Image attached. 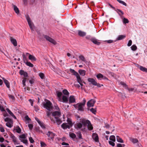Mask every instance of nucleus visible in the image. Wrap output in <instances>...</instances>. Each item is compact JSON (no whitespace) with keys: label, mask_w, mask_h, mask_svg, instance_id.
Listing matches in <instances>:
<instances>
[{"label":"nucleus","mask_w":147,"mask_h":147,"mask_svg":"<svg viewBox=\"0 0 147 147\" xmlns=\"http://www.w3.org/2000/svg\"><path fill=\"white\" fill-rule=\"evenodd\" d=\"M13 122H7L6 123V125L10 128H11L12 127V125L11 123H12Z\"/></svg>","instance_id":"8fccbe9b"},{"label":"nucleus","mask_w":147,"mask_h":147,"mask_svg":"<svg viewBox=\"0 0 147 147\" xmlns=\"http://www.w3.org/2000/svg\"><path fill=\"white\" fill-rule=\"evenodd\" d=\"M126 36L124 35H119L118 36L117 38H116V40H122Z\"/></svg>","instance_id":"5701e85b"},{"label":"nucleus","mask_w":147,"mask_h":147,"mask_svg":"<svg viewBox=\"0 0 147 147\" xmlns=\"http://www.w3.org/2000/svg\"><path fill=\"white\" fill-rule=\"evenodd\" d=\"M11 138L12 139L13 141L14 142L15 144H20V143H18L17 142V141L16 140V137L15 136L13 137V138Z\"/></svg>","instance_id":"72a5a7b5"},{"label":"nucleus","mask_w":147,"mask_h":147,"mask_svg":"<svg viewBox=\"0 0 147 147\" xmlns=\"http://www.w3.org/2000/svg\"><path fill=\"white\" fill-rule=\"evenodd\" d=\"M129 22L128 20L126 18H124L123 19V22L124 24L128 23Z\"/></svg>","instance_id":"864d4df0"},{"label":"nucleus","mask_w":147,"mask_h":147,"mask_svg":"<svg viewBox=\"0 0 147 147\" xmlns=\"http://www.w3.org/2000/svg\"><path fill=\"white\" fill-rule=\"evenodd\" d=\"M131 48L132 50L135 51L137 49V47L135 45H134L131 46Z\"/></svg>","instance_id":"79ce46f5"},{"label":"nucleus","mask_w":147,"mask_h":147,"mask_svg":"<svg viewBox=\"0 0 147 147\" xmlns=\"http://www.w3.org/2000/svg\"><path fill=\"white\" fill-rule=\"evenodd\" d=\"M45 102H43L42 103V105L43 107L47 109L48 111H51L53 109V105L50 101L45 99Z\"/></svg>","instance_id":"f03ea898"},{"label":"nucleus","mask_w":147,"mask_h":147,"mask_svg":"<svg viewBox=\"0 0 147 147\" xmlns=\"http://www.w3.org/2000/svg\"><path fill=\"white\" fill-rule=\"evenodd\" d=\"M39 76L42 79H44L45 78V75L43 73L40 72L39 74Z\"/></svg>","instance_id":"a18cd8bd"},{"label":"nucleus","mask_w":147,"mask_h":147,"mask_svg":"<svg viewBox=\"0 0 147 147\" xmlns=\"http://www.w3.org/2000/svg\"><path fill=\"white\" fill-rule=\"evenodd\" d=\"M76 76L77 79V82L78 83H80L82 82L83 80L81 79V78H80L79 74L77 75V76Z\"/></svg>","instance_id":"b1692460"},{"label":"nucleus","mask_w":147,"mask_h":147,"mask_svg":"<svg viewBox=\"0 0 147 147\" xmlns=\"http://www.w3.org/2000/svg\"><path fill=\"white\" fill-rule=\"evenodd\" d=\"M82 120H85L84 119H79L80 122H79L76 124L74 125V127L76 129L81 128L83 125V124L82 122Z\"/></svg>","instance_id":"6e6552de"},{"label":"nucleus","mask_w":147,"mask_h":147,"mask_svg":"<svg viewBox=\"0 0 147 147\" xmlns=\"http://www.w3.org/2000/svg\"><path fill=\"white\" fill-rule=\"evenodd\" d=\"M90 111L94 114H95L96 111L95 109L92 108L90 109Z\"/></svg>","instance_id":"49530a36"},{"label":"nucleus","mask_w":147,"mask_h":147,"mask_svg":"<svg viewBox=\"0 0 147 147\" xmlns=\"http://www.w3.org/2000/svg\"><path fill=\"white\" fill-rule=\"evenodd\" d=\"M34 107L35 111L36 112L38 111L39 110V108L38 106H34Z\"/></svg>","instance_id":"680f3d73"},{"label":"nucleus","mask_w":147,"mask_h":147,"mask_svg":"<svg viewBox=\"0 0 147 147\" xmlns=\"http://www.w3.org/2000/svg\"><path fill=\"white\" fill-rule=\"evenodd\" d=\"M109 139L113 142H115V136L114 135L111 136L110 137Z\"/></svg>","instance_id":"4c0bfd02"},{"label":"nucleus","mask_w":147,"mask_h":147,"mask_svg":"<svg viewBox=\"0 0 147 147\" xmlns=\"http://www.w3.org/2000/svg\"><path fill=\"white\" fill-rule=\"evenodd\" d=\"M56 93L58 97L60 98L61 96L62 93L61 92H59V91H56Z\"/></svg>","instance_id":"e433bc0d"},{"label":"nucleus","mask_w":147,"mask_h":147,"mask_svg":"<svg viewBox=\"0 0 147 147\" xmlns=\"http://www.w3.org/2000/svg\"><path fill=\"white\" fill-rule=\"evenodd\" d=\"M78 136L79 139H82V134L80 132L78 133Z\"/></svg>","instance_id":"052dcab7"},{"label":"nucleus","mask_w":147,"mask_h":147,"mask_svg":"<svg viewBox=\"0 0 147 147\" xmlns=\"http://www.w3.org/2000/svg\"><path fill=\"white\" fill-rule=\"evenodd\" d=\"M52 115L54 117V118L55 119V121L57 124L59 125L62 122V121L60 118L61 115L60 111H57L53 112Z\"/></svg>","instance_id":"f257e3e1"},{"label":"nucleus","mask_w":147,"mask_h":147,"mask_svg":"<svg viewBox=\"0 0 147 147\" xmlns=\"http://www.w3.org/2000/svg\"><path fill=\"white\" fill-rule=\"evenodd\" d=\"M63 101L64 102L67 103L68 101V98L67 96H63L62 97Z\"/></svg>","instance_id":"a878e982"},{"label":"nucleus","mask_w":147,"mask_h":147,"mask_svg":"<svg viewBox=\"0 0 147 147\" xmlns=\"http://www.w3.org/2000/svg\"><path fill=\"white\" fill-rule=\"evenodd\" d=\"M25 119L27 121L31 120V119L29 117L28 115H26L25 116Z\"/></svg>","instance_id":"69168bd1"},{"label":"nucleus","mask_w":147,"mask_h":147,"mask_svg":"<svg viewBox=\"0 0 147 147\" xmlns=\"http://www.w3.org/2000/svg\"><path fill=\"white\" fill-rule=\"evenodd\" d=\"M28 127H29L30 129L31 130L33 128V125L32 124H29L28 125Z\"/></svg>","instance_id":"e2e57ef3"},{"label":"nucleus","mask_w":147,"mask_h":147,"mask_svg":"<svg viewBox=\"0 0 147 147\" xmlns=\"http://www.w3.org/2000/svg\"><path fill=\"white\" fill-rule=\"evenodd\" d=\"M8 96L9 98L10 99H11L13 102H14L15 99V97L9 94H8Z\"/></svg>","instance_id":"c9c22d12"},{"label":"nucleus","mask_w":147,"mask_h":147,"mask_svg":"<svg viewBox=\"0 0 147 147\" xmlns=\"http://www.w3.org/2000/svg\"><path fill=\"white\" fill-rule=\"evenodd\" d=\"M44 38H45L47 40L49 41L53 44L55 45L57 44L56 41L54 39H52L49 36L45 35L44 36Z\"/></svg>","instance_id":"1a4fd4ad"},{"label":"nucleus","mask_w":147,"mask_h":147,"mask_svg":"<svg viewBox=\"0 0 147 147\" xmlns=\"http://www.w3.org/2000/svg\"><path fill=\"white\" fill-rule=\"evenodd\" d=\"M117 1L119 3L122 4L123 5H125V6H127V4L125 2H124L123 1L120 0H117Z\"/></svg>","instance_id":"58836bf2"},{"label":"nucleus","mask_w":147,"mask_h":147,"mask_svg":"<svg viewBox=\"0 0 147 147\" xmlns=\"http://www.w3.org/2000/svg\"><path fill=\"white\" fill-rule=\"evenodd\" d=\"M105 126H104L106 128L108 129L110 127V126L107 123L105 124Z\"/></svg>","instance_id":"0e129e2a"},{"label":"nucleus","mask_w":147,"mask_h":147,"mask_svg":"<svg viewBox=\"0 0 147 147\" xmlns=\"http://www.w3.org/2000/svg\"><path fill=\"white\" fill-rule=\"evenodd\" d=\"M132 41L131 40H129V41L127 43V45L128 47H130V46H131V45L132 44Z\"/></svg>","instance_id":"bf43d9fd"},{"label":"nucleus","mask_w":147,"mask_h":147,"mask_svg":"<svg viewBox=\"0 0 147 147\" xmlns=\"http://www.w3.org/2000/svg\"><path fill=\"white\" fill-rule=\"evenodd\" d=\"M91 41L94 44L99 45L101 43L100 42L98 41L95 38H93L91 39Z\"/></svg>","instance_id":"dca6fc26"},{"label":"nucleus","mask_w":147,"mask_h":147,"mask_svg":"<svg viewBox=\"0 0 147 147\" xmlns=\"http://www.w3.org/2000/svg\"><path fill=\"white\" fill-rule=\"evenodd\" d=\"M14 10L15 12L17 14H18L19 13V10L17 7L15 5H13Z\"/></svg>","instance_id":"cd10ccee"},{"label":"nucleus","mask_w":147,"mask_h":147,"mask_svg":"<svg viewBox=\"0 0 147 147\" xmlns=\"http://www.w3.org/2000/svg\"><path fill=\"white\" fill-rule=\"evenodd\" d=\"M88 81L90 83V85L92 84L93 85L97 86L98 88H100L101 86H103L102 84L101 85L100 84L97 83L94 79L92 78H88Z\"/></svg>","instance_id":"39448f33"},{"label":"nucleus","mask_w":147,"mask_h":147,"mask_svg":"<svg viewBox=\"0 0 147 147\" xmlns=\"http://www.w3.org/2000/svg\"><path fill=\"white\" fill-rule=\"evenodd\" d=\"M54 107L55 109L57 110V111H60V109L57 104L54 105Z\"/></svg>","instance_id":"3c124183"},{"label":"nucleus","mask_w":147,"mask_h":147,"mask_svg":"<svg viewBox=\"0 0 147 147\" xmlns=\"http://www.w3.org/2000/svg\"><path fill=\"white\" fill-rule=\"evenodd\" d=\"M46 135L52 140H53L55 136V134L50 131H49L46 134Z\"/></svg>","instance_id":"ddd939ff"},{"label":"nucleus","mask_w":147,"mask_h":147,"mask_svg":"<svg viewBox=\"0 0 147 147\" xmlns=\"http://www.w3.org/2000/svg\"><path fill=\"white\" fill-rule=\"evenodd\" d=\"M40 125V126L43 129H45V127L44 126L43 123L40 122V124H39Z\"/></svg>","instance_id":"6e6d98bb"},{"label":"nucleus","mask_w":147,"mask_h":147,"mask_svg":"<svg viewBox=\"0 0 147 147\" xmlns=\"http://www.w3.org/2000/svg\"><path fill=\"white\" fill-rule=\"evenodd\" d=\"M3 79V80L6 86L8 88H10V84L9 82L7 80L5 79L4 78H2Z\"/></svg>","instance_id":"aec40b11"},{"label":"nucleus","mask_w":147,"mask_h":147,"mask_svg":"<svg viewBox=\"0 0 147 147\" xmlns=\"http://www.w3.org/2000/svg\"><path fill=\"white\" fill-rule=\"evenodd\" d=\"M73 106L78 111L83 112L84 111V103H78L74 105Z\"/></svg>","instance_id":"423d86ee"},{"label":"nucleus","mask_w":147,"mask_h":147,"mask_svg":"<svg viewBox=\"0 0 147 147\" xmlns=\"http://www.w3.org/2000/svg\"><path fill=\"white\" fill-rule=\"evenodd\" d=\"M19 73L21 75H23L25 77L23 78L22 82L23 85L24 86H25L26 82L27 79L26 77L28 76V73L22 70H21L20 71Z\"/></svg>","instance_id":"20e7f679"},{"label":"nucleus","mask_w":147,"mask_h":147,"mask_svg":"<svg viewBox=\"0 0 147 147\" xmlns=\"http://www.w3.org/2000/svg\"><path fill=\"white\" fill-rule=\"evenodd\" d=\"M78 31V34L81 37H84L86 35V32L80 30H79Z\"/></svg>","instance_id":"f3484780"},{"label":"nucleus","mask_w":147,"mask_h":147,"mask_svg":"<svg viewBox=\"0 0 147 147\" xmlns=\"http://www.w3.org/2000/svg\"><path fill=\"white\" fill-rule=\"evenodd\" d=\"M19 138L22 139H25L26 138V137L24 134H23L19 136Z\"/></svg>","instance_id":"4d7b16f0"},{"label":"nucleus","mask_w":147,"mask_h":147,"mask_svg":"<svg viewBox=\"0 0 147 147\" xmlns=\"http://www.w3.org/2000/svg\"><path fill=\"white\" fill-rule=\"evenodd\" d=\"M116 138H117V140L118 142L123 143V140L120 138L119 136H116Z\"/></svg>","instance_id":"c85d7f7f"},{"label":"nucleus","mask_w":147,"mask_h":147,"mask_svg":"<svg viewBox=\"0 0 147 147\" xmlns=\"http://www.w3.org/2000/svg\"><path fill=\"white\" fill-rule=\"evenodd\" d=\"M69 135L70 137L73 139L75 138L76 137V135L74 133L70 134Z\"/></svg>","instance_id":"a19ab883"},{"label":"nucleus","mask_w":147,"mask_h":147,"mask_svg":"<svg viewBox=\"0 0 147 147\" xmlns=\"http://www.w3.org/2000/svg\"><path fill=\"white\" fill-rule=\"evenodd\" d=\"M70 71L71 73L73 74L76 76H77V75L78 74L76 72L74 69H70L69 70Z\"/></svg>","instance_id":"bb28decb"},{"label":"nucleus","mask_w":147,"mask_h":147,"mask_svg":"<svg viewBox=\"0 0 147 147\" xmlns=\"http://www.w3.org/2000/svg\"><path fill=\"white\" fill-rule=\"evenodd\" d=\"M10 40L11 42L14 46L16 47L17 46V43L16 39L13 38L12 37H10Z\"/></svg>","instance_id":"2eb2a0df"},{"label":"nucleus","mask_w":147,"mask_h":147,"mask_svg":"<svg viewBox=\"0 0 147 147\" xmlns=\"http://www.w3.org/2000/svg\"><path fill=\"white\" fill-rule=\"evenodd\" d=\"M61 127L63 129H69L72 127L67 123H63L61 125Z\"/></svg>","instance_id":"9b49d317"},{"label":"nucleus","mask_w":147,"mask_h":147,"mask_svg":"<svg viewBox=\"0 0 147 147\" xmlns=\"http://www.w3.org/2000/svg\"><path fill=\"white\" fill-rule=\"evenodd\" d=\"M62 92H63V93L64 95H67L68 96L69 95V93L67 90L64 89L63 90Z\"/></svg>","instance_id":"f704fd0d"},{"label":"nucleus","mask_w":147,"mask_h":147,"mask_svg":"<svg viewBox=\"0 0 147 147\" xmlns=\"http://www.w3.org/2000/svg\"><path fill=\"white\" fill-rule=\"evenodd\" d=\"M95 102L96 100H95L91 99L87 102V106L88 107H93L94 106Z\"/></svg>","instance_id":"9d476101"},{"label":"nucleus","mask_w":147,"mask_h":147,"mask_svg":"<svg viewBox=\"0 0 147 147\" xmlns=\"http://www.w3.org/2000/svg\"><path fill=\"white\" fill-rule=\"evenodd\" d=\"M40 144L41 147H45L47 146L46 144L45 143L42 141H40Z\"/></svg>","instance_id":"09e8293b"},{"label":"nucleus","mask_w":147,"mask_h":147,"mask_svg":"<svg viewBox=\"0 0 147 147\" xmlns=\"http://www.w3.org/2000/svg\"><path fill=\"white\" fill-rule=\"evenodd\" d=\"M96 77L98 79L101 80V78L102 79L104 77V76L101 74H99L96 75Z\"/></svg>","instance_id":"473e14b6"},{"label":"nucleus","mask_w":147,"mask_h":147,"mask_svg":"<svg viewBox=\"0 0 147 147\" xmlns=\"http://www.w3.org/2000/svg\"><path fill=\"white\" fill-rule=\"evenodd\" d=\"M4 120L5 122H13V121H12V120L11 119L9 118L8 117L6 118Z\"/></svg>","instance_id":"ea45409f"},{"label":"nucleus","mask_w":147,"mask_h":147,"mask_svg":"<svg viewBox=\"0 0 147 147\" xmlns=\"http://www.w3.org/2000/svg\"><path fill=\"white\" fill-rule=\"evenodd\" d=\"M25 17L27 20L30 29L31 30H33L34 25L32 24V23L31 22L30 18L29 16L28 15H26L25 16Z\"/></svg>","instance_id":"0eeeda50"},{"label":"nucleus","mask_w":147,"mask_h":147,"mask_svg":"<svg viewBox=\"0 0 147 147\" xmlns=\"http://www.w3.org/2000/svg\"><path fill=\"white\" fill-rule=\"evenodd\" d=\"M92 138L96 142H99V138L98 134L96 133H93L92 135Z\"/></svg>","instance_id":"f8f14e48"},{"label":"nucleus","mask_w":147,"mask_h":147,"mask_svg":"<svg viewBox=\"0 0 147 147\" xmlns=\"http://www.w3.org/2000/svg\"><path fill=\"white\" fill-rule=\"evenodd\" d=\"M28 58L30 60L32 61H36V58L34 56L31 55H29Z\"/></svg>","instance_id":"393cba45"},{"label":"nucleus","mask_w":147,"mask_h":147,"mask_svg":"<svg viewBox=\"0 0 147 147\" xmlns=\"http://www.w3.org/2000/svg\"><path fill=\"white\" fill-rule=\"evenodd\" d=\"M76 100L74 96H70L69 98V103H72L75 102Z\"/></svg>","instance_id":"a211bd4d"},{"label":"nucleus","mask_w":147,"mask_h":147,"mask_svg":"<svg viewBox=\"0 0 147 147\" xmlns=\"http://www.w3.org/2000/svg\"><path fill=\"white\" fill-rule=\"evenodd\" d=\"M20 140L21 142H23L26 144H28V140H27L20 139Z\"/></svg>","instance_id":"de8ad7c7"},{"label":"nucleus","mask_w":147,"mask_h":147,"mask_svg":"<svg viewBox=\"0 0 147 147\" xmlns=\"http://www.w3.org/2000/svg\"><path fill=\"white\" fill-rule=\"evenodd\" d=\"M29 82L30 84H32L34 83V80L33 79L30 80H29Z\"/></svg>","instance_id":"774afa93"},{"label":"nucleus","mask_w":147,"mask_h":147,"mask_svg":"<svg viewBox=\"0 0 147 147\" xmlns=\"http://www.w3.org/2000/svg\"><path fill=\"white\" fill-rule=\"evenodd\" d=\"M136 66L138 67L142 71L147 72V68L138 64H136Z\"/></svg>","instance_id":"4468645a"},{"label":"nucleus","mask_w":147,"mask_h":147,"mask_svg":"<svg viewBox=\"0 0 147 147\" xmlns=\"http://www.w3.org/2000/svg\"><path fill=\"white\" fill-rule=\"evenodd\" d=\"M82 122L83 124V126L84 127H86L87 126L88 129L89 130H92L93 129V127L89 120H82Z\"/></svg>","instance_id":"7ed1b4c3"},{"label":"nucleus","mask_w":147,"mask_h":147,"mask_svg":"<svg viewBox=\"0 0 147 147\" xmlns=\"http://www.w3.org/2000/svg\"><path fill=\"white\" fill-rule=\"evenodd\" d=\"M29 140L31 143H33L34 142V140L32 137H30L29 138Z\"/></svg>","instance_id":"5fc2aeb1"},{"label":"nucleus","mask_w":147,"mask_h":147,"mask_svg":"<svg viewBox=\"0 0 147 147\" xmlns=\"http://www.w3.org/2000/svg\"><path fill=\"white\" fill-rule=\"evenodd\" d=\"M131 141L134 143H137L138 142V141L137 139L133 138L131 140Z\"/></svg>","instance_id":"603ef678"},{"label":"nucleus","mask_w":147,"mask_h":147,"mask_svg":"<svg viewBox=\"0 0 147 147\" xmlns=\"http://www.w3.org/2000/svg\"><path fill=\"white\" fill-rule=\"evenodd\" d=\"M22 56L23 57V59L24 61V62L25 63H26V62L27 61H28L27 59V57L25 56V55L24 54H23L22 55Z\"/></svg>","instance_id":"c03bdc74"},{"label":"nucleus","mask_w":147,"mask_h":147,"mask_svg":"<svg viewBox=\"0 0 147 147\" xmlns=\"http://www.w3.org/2000/svg\"><path fill=\"white\" fill-rule=\"evenodd\" d=\"M114 142L111 141H109V144L113 146H114L115 145V144L113 142Z\"/></svg>","instance_id":"13d9d810"},{"label":"nucleus","mask_w":147,"mask_h":147,"mask_svg":"<svg viewBox=\"0 0 147 147\" xmlns=\"http://www.w3.org/2000/svg\"><path fill=\"white\" fill-rule=\"evenodd\" d=\"M86 71L84 70L80 69L78 70V72L80 74L83 76L85 75Z\"/></svg>","instance_id":"4be33fe9"},{"label":"nucleus","mask_w":147,"mask_h":147,"mask_svg":"<svg viewBox=\"0 0 147 147\" xmlns=\"http://www.w3.org/2000/svg\"><path fill=\"white\" fill-rule=\"evenodd\" d=\"M79 58L82 61L86 63H87V61L83 55H80L79 56Z\"/></svg>","instance_id":"412c9836"},{"label":"nucleus","mask_w":147,"mask_h":147,"mask_svg":"<svg viewBox=\"0 0 147 147\" xmlns=\"http://www.w3.org/2000/svg\"><path fill=\"white\" fill-rule=\"evenodd\" d=\"M108 4L113 9H114L115 10V11H117L116 10V9H115V7H113V6L111 5L109 3H108Z\"/></svg>","instance_id":"338daca9"},{"label":"nucleus","mask_w":147,"mask_h":147,"mask_svg":"<svg viewBox=\"0 0 147 147\" xmlns=\"http://www.w3.org/2000/svg\"><path fill=\"white\" fill-rule=\"evenodd\" d=\"M28 66L32 67L34 66V65L33 64L31 63L30 62L27 61L25 63Z\"/></svg>","instance_id":"7c9ffc66"},{"label":"nucleus","mask_w":147,"mask_h":147,"mask_svg":"<svg viewBox=\"0 0 147 147\" xmlns=\"http://www.w3.org/2000/svg\"><path fill=\"white\" fill-rule=\"evenodd\" d=\"M16 132L18 133H20L21 131V129L18 126L17 127V128L16 129Z\"/></svg>","instance_id":"37998d69"},{"label":"nucleus","mask_w":147,"mask_h":147,"mask_svg":"<svg viewBox=\"0 0 147 147\" xmlns=\"http://www.w3.org/2000/svg\"><path fill=\"white\" fill-rule=\"evenodd\" d=\"M120 84L121 85L123 86V87H124L125 88L127 89V85L124 82H120Z\"/></svg>","instance_id":"2f4dec72"},{"label":"nucleus","mask_w":147,"mask_h":147,"mask_svg":"<svg viewBox=\"0 0 147 147\" xmlns=\"http://www.w3.org/2000/svg\"><path fill=\"white\" fill-rule=\"evenodd\" d=\"M6 110L8 113L9 114V115L13 117L14 118L16 119V117L13 114L11 111L8 108H7L6 109Z\"/></svg>","instance_id":"6ab92c4d"},{"label":"nucleus","mask_w":147,"mask_h":147,"mask_svg":"<svg viewBox=\"0 0 147 147\" xmlns=\"http://www.w3.org/2000/svg\"><path fill=\"white\" fill-rule=\"evenodd\" d=\"M67 121L68 122L67 123L69 125L71 126H72L73 125V123L72 122L71 120L70 119L68 118L67 120Z\"/></svg>","instance_id":"c756f323"}]
</instances>
